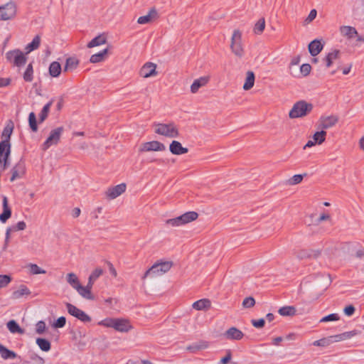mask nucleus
I'll return each mask as SVG.
<instances>
[{"label":"nucleus","mask_w":364,"mask_h":364,"mask_svg":"<svg viewBox=\"0 0 364 364\" xmlns=\"http://www.w3.org/2000/svg\"><path fill=\"white\" fill-rule=\"evenodd\" d=\"M98 325L112 328L121 333H128L133 329L130 321L124 318H107L99 321Z\"/></svg>","instance_id":"1"},{"label":"nucleus","mask_w":364,"mask_h":364,"mask_svg":"<svg viewBox=\"0 0 364 364\" xmlns=\"http://www.w3.org/2000/svg\"><path fill=\"white\" fill-rule=\"evenodd\" d=\"M153 127L155 134L166 138H178L180 135L178 126L173 122L167 123H154Z\"/></svg>","instance_id":"2"},{"label":"nucleus","mask_w":364,"mask_h":364,"mask_svg":"<svg viewBox=\"0 0 364 364\" xmlns=\"http://www.w3.org/2000/svg\"><path fill=\"white\" fill-rule=\"evenodd\" d=\"M230 48L233 55L237 58L241 59L244 58L245 50L242 43V33L238 29H235L232 32Z\"/></svg>","instance_id":"3"},{"label":"nucleus","mask_w":364,"mask_h":364,"mask_svg":"<svg viewBox=\"0 0 364 364\" xmlns=\"http://www.w3.org/2000/svg\"><path fill=\"white\" fill-rule=\"evenodd\" d=\"M313 109V105L305 100H299L294 104L292 108L289 112L290 119H296L304 117L308 115Z\"/></svg>","instance_id":"4"},{"label":"nucleus","mask_w":364,"mask_h":364,"mask_svg":"<svg viewBox=\"0 0 364 364\" xmlns=\"http://www.w3.org/2000/svg\"><path fill=\"white\" fill-rule=\"evenodd\" d=\"M198 214L195 211H189L174 218L168 219L165 223L172 228H178L196 220Z\"/></svg>","instance_id":"5"},{"label":"nucleus","mask_w":364,"mask_h":364,"mask_svg":"<svg viewBox=\"0 0 364 364\" xmlns=\"http://www.w3.org/2000/svg\"><path fill=\"white\" fill-rule=\"evenodd\" d=\"M173 267V262L164 261L154 264L148 270L146 271L142 277V279L146 277L161 276L168 272Z\"/></svg>","instance_id":"6"},{"label":"nucleus","mask_w":364,"mask_h":364,"mask_svg":"<svg viewBox=\"0 0 364 364\" xmlns=\"http://www.w3.org/2000/svg\"><path fill=\"white\" fill-rule=\"evenodd\" d=\"M17 15V4L14 1H9L0 5V21L13 20Z\"/></svg>","instance_id":"7"},{"label":"nucleus","mask_w":364,"mask_h":364,"mask_svg":"<svg viewBox=\"0 0 364 364\" xmlns=\"http://www.w3.org/2000/svg\"><path fill=\"white\" fill-rule=\"evenodd\" d=\"M6 58L14 66L20 68L24 65L27 61L25 54L19 49H14L6 53Z\"/></svg>","instance_id":"8"},{"label":"nucleus","mask_w":364,"mask_h":364,"mask_svg":"<svg viewBox=\"0 0 364 364\" xmlns=\"http://www.w3.org/2000/svg\"><path fill=\"white\" fill-rule=\"evenodd\" d=\"M103 274V269L102 268L97 267L95 269L92 273L90 274L88 277L87 284L85 287V299L87 300H94L95 299L94 294L92 292V289L95 281Z\"/></svg>","instance_id":"9"},{"label":"nucleus","mask_w":364,"mask_h":364,"mask_svg":"<svg viewBox=\"0 0 364 364\" xmlns=\"http://www.w3.org/2000/svg\"><path fill=\"white\" fill-rule=\"evenodd\" d=\"M64 128L63 127H57L53 129L48 139L43 143L42 149L43 150L48 149L52 145H56L60 139L62 133L63 132Z\"/></svg>","instance_id":"10"},{"label":"nucleus","mask_w":364,"mask_h":364,"mask_svg":"<svg viewBox=\"0 0 364 364\" xmlns=\"http://www.w3.org/2000/svg\"><path fill=\"white\" fill-rule=\"evenodd\" d=\"M166 149V146L163 143L159 141H151L141 144L139 152L164 151Z\"/></svg>","instance_id":"11"},{"label":"nucleus","mask_w":364,"mask_h":364,"mask_svg":"<svg viewBox=\"0 0 364 364\" xmlns=\"http://www.w3.org/2000/svg\"><path fill=\"white\" fill-rule=\"evenodd\" d=\"M68 312L73 316L75 317L78 320L81 321L84 323H88L92 321L91 317L87 314L85 311L82 310L78 309L75 305L66 303L65 304Z\"/></svg>","instance_id":"12"},{"label":"nucleus","mask_w":364,"mask_h":364,"mask_svg":"<svg viewBox=\"0 0 364 364\" xmlns=\"http://www.w3.org/2000/svg\"><path fill=\"white\" fill-rule=\"evenodd\" d=\"M66 281L75 290H76L80 296L85 299V287L80 284L77 276L75 273H68L66 275Z\"/></svg>","instance_id":"13"},{"label":"nucleus","mask_w":364,"mask_h":364,"mask_svg":"<svg viewBox=\"0 0 364 364\" xmlns=\"http://www.w3.org/2000/svg\"><path fill=\"white\" fill-rule=\"evenodd\" d=\"M10 153V143H7L6 141H1L0 142V164L3 165V170L6 169L8 166V159Z\"/></svg>","instance_id":"14"},{"label":"nucleus","mask_w":364,"mask_h":364,"mask_svg":"<svg viewBox=\"0 0 364 364\" xmlns=\"http://www.w3.org/2000/svg\"><path fill=\"white\" fill-rule=\"evenodd\" d=\"M338 122V117L336 115L322 116L318 120V127L322 130L334 127Z\"/></svg>","instance_id":"15"},{"label":"nucleus","mask_w":364,"mask_h":364,"mask_svg":"<svg viewBox=\"0 0 364 364\" xmlns=\"http://www.w3.org/2000/svg\"><path fill=\"white\" fill-rule=\"evenodd\" d=\"M157 75L156 65L151 62L145 63L139 70V75L143 78L155 77Z\"/></svg>","instance_id":"16"},{"label":"nucleus","mask_w":364,"mask_h":364,"mask_svg":"<svg viewBox=\"0 0 364 364\" xmlns=\"http://www.w3.org/2000/svg\"><path fill=\"white\" fill-rule=\"evenodd\" d=\"M159 18L158 11L155 7L151 8L147 14L138 18L137 23L139 24H149L155 21Z\"/></svg>","instance_id":"17"},{"label":"nucleus","mask_w":364,"mask_h":364,"mask_svg":"<svg viewBox=\"0 0 364 364\" xmlns=\"http://www.w3.org/2000/svg\"><path fill=\"white\" fill-rule=\"evenodd\" d=\"M126 188L127 186L125 183H120L113 187H110L106 191L105 196L108 199H114L124 193Z\"/></svg>","instance_id":"18"},{"label":"nucleus","mask_w":364,"mask_h":364,"mask_svg":"<svg viewBox=\"0 0 364 364\" xmlns=\"http://www.w3.org/2000/svg\"><path fill=\"white\" fill-rule=\"evenodd\" d=\"M10 181L13 182L16 179L22 178L26 173V165L23 161H20L12 168Z\"/></svg>","instance_id":"19"},{"label":"nucleus","mask_w":364,"mask_h":364,"mask_svg":"<svg viewBox=\"0 0 364 364\" xmlns=\"http://www.w3.org/2000/svg\"><path fill=\"white\" fill-rule=\"evenodd\" d=\"M210 79L209 75L202 76L193 80L191 85L190 90L192 94H196L199 89L208 85Z\"/></svg>","instance_id":"20"},{"label":"nucleus","mask_w":364,"mask_h":364,"mask_svg":"<svg viewBox=\"0 0 364 364\" xmlns=\"http://www.w3.org/2000/svg\"><path fill=\"white\" fill-rule=\"evenodd\" d=\"M224 336L228 340L239 341L243 338L244 334L238 328L235 327H231L225 332Z\"/></svg>","instance_id":"21"},{"label":"nucleus","mask_w":364,"mask_h":364,"mask_svg":"<svg viewBox=\"0 0 364 364\" xmlns=\"http://www.w3.org/2000/svg\"><path fill=\"white\" fill-rule=\"evenodd\" d=\"M169 151L174 155H181L188 153V149L183 147L181 142L173 140L169 145Z\"/></svg>","instance_id":"22"},{"label":"nucleus","mask_w":364,"mask_h":364,"mask_svg":"<svg viewBox=\"0 0 364 364\" xmlns=\"http://www.w3.org/2000/svg\"><path fill=\"white\" fill-rule=\"evenodd\" d=\"M3 213L0 214V221L3 223H6L11 216V210L9 206L8 198L6 196L3 197L2 200Z\"/></svg>","instance_id":"23"},{"label":"nucleus","mask_w":364,"mask_h":364,"mask_svg":"<svg viewBox=\"0 0 364 364\" xmlns=\"http://www.w3.org/2000/svg\"><path fill=\"white\" fill-rule=\"evenodd\" d=\"M192 307L197 311H208L211 307V301L208 299H202L195 301Z\"/></svg>","instance_id":"24"},{"label":"nucleus","mask_w":364,"mask_h":364,"mask_svg":"<svg viewBox=\"0 0 364 364\" xmlns=\"http://www.w3.org/2000/svg\"><path fill=\"white\" fill-rule=\"evenodd\" d=\"M26 228V223L24 221H19L15 225L9 227L6 230V243H7L10 238V235L12 232L22 231Z\"/></svg>","instance_id":"25"},{"label":"nucleus","mask_w":364,"mask_h":364,"mask_svg":"<svg viewBox=\"0 0 364 364\" xmlns=\"http://www.w3.org/2000/svg\"><path fill=\"white\" fill-rule=\"evenodd\" d=\"M255 81V75L254 72L252 70H248L246 73L245 83L242 86L243 90L247 91L252 89L254 87Z\"/></svg>","instance_id":"26"},{"label":"nucleus","mask_w":364,"mask_h":364,"mask_svg":"<svg viewBox=\"0 0 364 364\" xmlns=\"http://www.w3.org/2000/svg\"><path fill=\"white\" fill-rule=\"evenodd\" d=\"M322 49L323 45L318 40H314L309 45V51L312 56L317 55Z\"/></svg>","instance_id":"27"},{"label":"nucleus","mask_w":364,"mask_h":364,"mask_svg":"<svg viewBox=\"0 0 364 364\" xmlns=\"http://www.w3.org/2000/svg\"><path fill=\"white\" fill-rule=\"evenodd\" d=\"M14 128V122L11 120H9L3 130L1 136L4 139L3 141H6L7 143H9V140L11 138V135L13 132Z\"/></svg>","instance_id":"28"},{"label":"nucleus","mask_w":364,"mask_h":364,"mask_svg":"<svg viewBox=\"0 0 364 364\" xmlns=\"http://www.w3.org/2000/svg\"><path fill=\"white\" fill-rule=\"evenodd\" d=\"M31 294V291L25 285H21L16 290L12 293V298L14 299H19L24 296Z\"/></svg>","instance_id":"29"},{"label":"nucleus","mask_w":364,"mask_h":364,"mask_svg":"<svg viewBox=\"0 0 364 364\" xmlns=\"http://www.w3.org/2000/svg\"><path fill=\"white\" fill-rule=\"evenodd\" d=\"M340 32L342 36L347 37L348 38H353L355 35L358 34L356 29L354 27L349 26H343L340 28Z\"/></svg>","instance_id":"30"},{"label":"nucleus","mask_w":364,"mask_h":364,"mask_svg":"<svg viewBox=\"0 0 364 364\" xmlns=\"http://www.w3.org/2000/svg\"><path fill=\"white\" fill-rule=\"evenodd\" d=\"M0 355L1 357L4 359H14L16 358L17 355L15 352L10 350L4 346L0 343Z\"/></svg>","instance_id":"31"},{"label":"nucleus","mask_w":364,"mask_h":364,"mask_svg":"<svg viewBox=\"0 0 364 364\" xmlns=\"http://www.w3.org/2000/svg\"><path fill=\"white\" fill-rule=\"evenodd\" d=\"M278 313L282 316H293L296 314V309L294 306H285L281 307Z\"/></svg>","instance_id":"32"},{"label":"nucleus","mask_w":364,"mask_h":364,"mask_svg":"<svg viewBox=\"0 0 364 364\" xmlns=\"http://www.w3.org/2000/svg\"><path fill=\"white\" fill-rule=\"evenodd\" d=\"M79 65V60L75 58H68L66 59L65 65L63 71L69 72L73 71L77 68Z\"/></svg>","instance_id":"33"},{"label":"nucleus","mask_w":364,"mask_h":364,"mask_svg":"<svg viewBox=\"0 0 364 364\" xmlns=\"http://www.w3.org/2000/svg\"><path fill=\"white\" fill-rule=\"evenodd\" d=\"M108 53V48H105L98 53H95L91 55L90 62L92 63H97L105 60Z\"/></svg>","instance_id":"34"},{"label":"nucleus","mask_w":364,"mask_h":364,"mask_svg":"<svg viewBox=\"0 0 364 364\" xmlns=\"http://www.w3.org/2000/svg\"><path fill=\"white\" fill-rule=\"evenodd\" d=\"M62 71L60 64L57 61H53L49 66V74L53 77H57L60 75Z\"/></svg>","instance_id":"35"},{"label":"nucleus","mask_w":364,"mask_h":364,"mask_svg":"<svg viewBox=\"0 0 364 364\" xmlns=\"http://www.w3.org/2000/svg\"><path fill=\"white\" fill-rule=\"evenodd\" d=\"M6 326L9 329V331L11 333H19V334H23L24 330L22 329L19 325L17 323V322L14 320H11L6 323Z\"/></svg>","instance_id":"36"},{"label":"nucleus","mask_w":364,"mask_h":364,"mask_svg":"<svg viewBox=\"0 0 364 364\" xmlns=\"http://www.w3.org/2000/svg\"><path fill=\"white\" fill-rule=\"evenodd\" d=\"M107 39L104 35H98L87 43V48H91L106 43Z\"/></svg>","instance_id":"37"},{"label":"nucleus","mask_w":364,"mask_h":364,"mask_svg":"<svg viewBox=\"0 0 364 364\" xmlns=\"http://www.w3.org/2000/svg\"><path fill=\"white\" fill-rule=\"evenodd\" d=\"M41 43V37L40 36H36L31 43H28L26 47V53H29L30 52L37 49Z\"/></svg>","instance_id":"38"},{"label":"nucleus","mask_w":364,"mask_h":364,"mask_svg":"<svg viewBox=\"0 0 364 364\" xmlns=\"http://www.w3.org/2000/svg\"><path fill=\"white\" fill-rule=\"evenodd\" d=\"M36 344L43 351L48 352L50 350L51 344L46 338H38L36 341Z\"/></svg>","instance_id":"39"},{"label":"nucleus","mask_w":364,"mask_h":364,"mask_svg":"<svg viewBox=\"0 0 364 364\" xmlns=\"http://www.w3.org/2000/svg\"><path fill=\"white\" fill-rule=\"evenodd\" d=\"M265 28V19L264 18H259L254 26L253 31L257 35L262 33Z\"/></svg>","instance_id":"40"},{"label":"nucleus","mask_w":364,"mask_h":364,"mask_svg":"<svg viewBox=\"0 0 364 364\" xmlns=\"http://www.w3.org/2000/svg\"><path fill=\"white\" fill-rule=\"evenodd\" d=\"M340 54V51L338 50H334L332 52L329 53L325 58L326 62V66L329 68L332 64L334 60L338 58Z\"/></svg>","instance_id":"41"},{"label":"nucleus","mask_w":364,"mask_h":364,"mask_svg":"<svg viewBox=\"0 0 364 364\" xmlns=\"http://www.w3.org/2000/svg\"><path fill=\"white\" fill-rule=\"evenodd\" d=\"M326 132L324 130H321L319 132H316L312 136V139L316 142L317 144L320 145L326 140Z\"/></svg>","instance_id":"42"},{"label":"nucleus","mask_w":364,"mask_h":364,"mask_svg":"<svg viewBox=\"0 0 364 364\" xmlns=\"http://www.w3.org/2000/svg\"><path fill=\"white\" fill-rule=\"evenodd\" d=\"M52 104H53V101L50 100L43 107V109L39 114L40 122H43L47 118Z\"/></svg>","instance_id":"43"},{"label":"nucleus","mask_w":364,"mask_h":364,"mask_svg":"<svg viewBox=\"0 0 364 364\" xmlns=\"http://www.w3.org/2000/svg\"><path fill=\"white\" fill-rule=\"evenodd\" d=\"M27 268L28 269L29 272L31 274H41L46 273V270L41 269L36 264L30 263L27 265Z\"/></svg>","instance_id":"44"},{"label":"nucleus","mask_w":364,"mask_h":364,"mask_svg":"<svg viewBox=\"0 0 364 364\" xmlns=\"http://www.w3.org/2000/svg\"><path fill=\"white\" fill-rule=\"evenodd\" d=\"M33 65L29 63L26 68V71L23 73V79L26 82H31L33 80Z\"/></svg>","instance_id":"45"},{"label":"nucleus","mask_w":364,"mask_h":364,"mask_svg":"<svg viewBox=\"0 0 364 364\" xmlns=\"http://www.w3.org/2000/svg\"><path fill=\"white\" fill-rule=\"evenodd\" d=\"M28 123L30 128L33 132H36L38 130L36 117L34 112H31L28 116Z\"/></svg>","instance_id":"46"},{"label":"nucleus","mask_w":364,"mask_h":364,"mask_svg":"<svg viewBox=\"0 0 364 364\" xmlns=\"http://www.w3.org/2000/svg\"><path fill=\"white\" fill-rule=\"evenodd\" d=\"M306 174H304L305 176ZM304 178V175L296 174L288 180V183L291 186L296 185L300 183Z\"/></svg>","instance_id":"47"},{"label":"nucleus","mask_w":364,"mask_h":364,"mask_svg":"<svg viewBox=\"0 0 364 364\" xmlns=\"http://www.w3.org/2000/svg\"><path fill=\"white\" fill-rule=\"evenodd\" d=\"M255 304V300L252 296L246 297L242 301L243 308L248 309L253 307Z\"/></svg>","instance_id":"48"},{"label":"nucleus","mask_w":364,"mask_h":364,"mask_svg":"<svg viewBox=\"0 0 364 364\" xmlns=\"http://www.w3.org/2000/svg\"><path fill=\"white\" fill-rule=\"evenodd\" d=\"M295 255L299 259H309V249L299 250L296 252Z\"/></svg>","instance_id":"49"},{"label":"nucleus","mask_w":364,"mask_h":364,"mask_svg":"<svg viewBox=\"0 0 364 364\" xmlns=\"http://www.w3.org/2000/svg\"><path fill=\"white\" fill-rule=\"evenodd\" d=\"M340 319V317L338 314H331L326 316L323 317L320 322H328V321H338Z\"/></svg>","instance_id":"50"},{"label":"nucleus","mask_w":364,"mask_h":364,"mask_svg":"<svg viewBox=\"0 0 364 364\" xmlns=\"http://www.w3.org/2000/svg\"><path fill=\"white\" fill-rule=\"evenodd\" d=\"M317 11L316 9L311 10L310 13L309 14L308 16L304 20V23L306 25L312 22L316 17Z\"/></svg>","instance_id":"51"},{"label":"nucleus","mask_w":364,"mask_h":364,"mask_svg":"<svg viewBox=\"0 0 364 364\" xmlns=\"http://www.w3.org/2000/svg\"><path fill=\"white\" fill-rule=\"evenodd\" d=\"M66 323V318L64 316L59 317L53 323V326L56 328H63Z\"/></svg>","instance_id":"52"},{"label":"nucleus","mask_w":364,"mask_h":364,"mask_svg":"<svg viewBox=\"0 0 364 364\" xmlns=\"http://www.w3.org/2000/svg\"><path fill=\"white\" fill-rule=\"evenodd\" d=\"M11 279L8 275H0V289L6 287Z\"/></svg>","instance_id":"53"},{"label":"nucleus","mask_w":364,"mask_h":364,"mask_svg":"<svg viewBox=\"0 0 364 364\" xmlns=\"http://www.w3.org/2000/svg\"><path fill=\"white\" fill-rule=\"evenodd\" d=\"M350 333H353V335H356L357 334L355 331H353L346 332V333H342V334L336 335V336H333L332 338H335L336 341H338L343 340V339H346V338H349V334Z\"/></svg>","instance_id":"54"},{"label":"nucleus","mask_w":364,"mask_h":364,"mask_svg":"<svg viewBox=\"0 0 364 364\" xmlns=\"http://www.w3.org/2000/svg\"><path fill=\"white\" fill-rule=\"evenodd\" d=\"M311 70V65L307 63L303 64L300 67V72L304 76H307L310 73Z\"/></svg>","instance_id":"55"},{"label":"nucleus","mask_w":364,"mask_h":364,"mask_svg":"<svg viewBox=\"0 0 364 364\" xmlns=\"http://www.w3.org/2000/svg\"><path fill=\"white\" fill-rule=\"evenodd\" d=\"M46 331V323L43 321H40L36 323V331L38 334H42Z\"/></svg>","instance_id":"56"},{"label":"nucleus","mask_w":364,"mask_h":364,"mask_svg":"<svg viewBox=\"0 0 364 364\" xmlns=\"http://www.w3.org/2000/svg\"><path fill=\"white\" fill-rule=\"evenodd\" d=\"M321 254V251L318 249H309V259L318 258Z\"/></svg>","instance_id":"57"},{"label":"nucleus","mask_w":364,"mask_h":364,"mask_svg":"<svg viewBox=\"0 0 364 364\" xmlns=\"http://www.w3.org/2000/svg\"><path fill=\"white\" fill-rule=\"evenodd\" d=\"M330 343H331V341L329 339L322 338V339H320L318 341H315L313 343V345L314 346H326L329 345Z\"/></svg>","instance_id":"58"},{"label":"nucleus","mask_w":364,"mask_h":364,"mask_svg":"<svg viewBox=\"0 0 364 364\" xmlns=\"http://www.w3.org/2000/svg\"><path fill=\"white\" fill-rule=\"evenodd\" d=\"M355 311V308L354 307V306H353L351 304L346 306L343 309V313L347 316H353L354 314Z\"/></svg>","instance_id":"59"},{"label":"nucleus","mask_w":364,"mask_h":364,"mask_svg":"<svg viewBox=\"0 0 364 364\" xmlns=\"http://www.w3.org/2000/svg\"><path fill=\"white\" fill-rule=\"evenodd\" d=\"M232 359V353L230 350L226 352L225 357L222 358L219 362V364H228Z\"/></svg>","instance_id":"60"},{"label":"nucleus","mask_w":364,"mask_h":364,"mask_svg":"<svg viewBox=\"0 0 364 364\" xmlns=\"http://www.w3.org/2000/svg\"><path fill=\"white\" fill-rule=\"evenodd\" d=\"M198 350L206 349L209 346V343L206 341H200L195 343Z\"/></svg>","instance_id":"61"},{"label":"nucleus","mask_w":364,"mask_h":364,"mask_svg":"<svg viewBox=\"0 0 364 364\" xmlns=\"http://www.w3.org/2000/svg\"><path fill=\"white\" fill-rule=\"evenodd\" d=\"M264 320L263 318H259L258 320H252V324L255 328H262L264 326Z\"/></svg>","instance_id":"62"},{"label":"nucleus","mask_w":364,"mask_h":364,"mask_svg":"<svg viewBox=\"0 0 364 364\" xmlns=\"http://www.w3.org/2000/svg\"><path fill=\"white\" fill-rule=\"evenodd\" d=\"M331 219V215L329 213H323L321 214V215L319 216V218L317 219V223H320L323 221H325V220H328Z\"/></svg>","instance_id":"63"},{"label":"nucleus","mask_w":364,"mask_h":364,"mask_svg":"<svg viewBox=\"0 0 364 364\" xmlns=\"http://www.w3.org/2000/svg\"><path fill=\"white\" fill-rule=\"evenodd\" d=\"M11 78L1 77L0 78V87H3L9 85L11 83Z\"/></svg>","instance_id":"64"}]
</instances>
